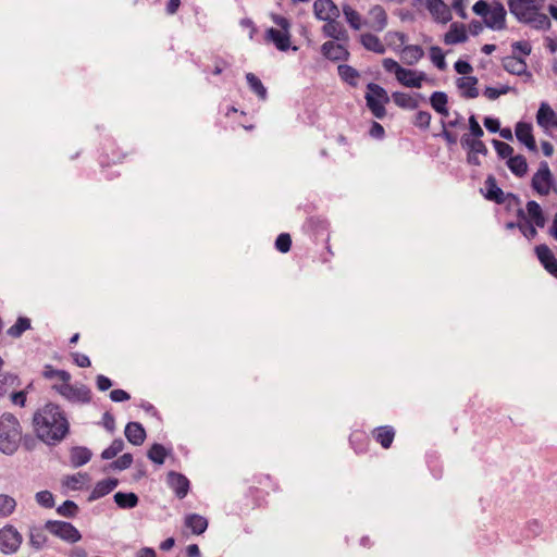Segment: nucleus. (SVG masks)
<instances>
[{"instance_id":"6ab92c4d","label":"nucleus","mask_w":557,"mask_h":557,"mask_svg":"<svg viewBox=\"0 0 557 557\" xmlns=\"http://www.w3.org/2000/svg\"><path fill=\"white\" fill-rule=\"evenodd\" d=\"M478 83V78L470 75L458 77L455 82V85L461 98L475 99L480 95Z\"/></svg>"},{"instance_id":"72a5a7b5","label":"nucleus","mask_w":557,"mask_h":557,"mask_svg":"<svg viewBox=\"0 0 557 557\" xmlns=\"http://www.w3.org/2000/svg\"><path fill=\"white\" fill-rule=\"evenodd\" d=\"M338 75L343 82L351 87H357L360 79V73L348 64H341L337 67Z\"/></svg>"},{"instance_id":"bb28decb","label":"nucleus","mask_w":557,"mask_h":557,"mask_svg":"<svg viewBox=\"0 0 557 557\" xmlns=\"http://www.w3.org/2000/svg\"><path fill=\"white\" fill-rule=\"evenodd\" d=\"M322 33L325 37L333 38L337 41L347 42L348 34L337 20L326 21L322 27Z\"/></svg>"},{"instance_id":"f8f14e48","label":"nucleus","mask_w":557,"mask_h":557,"mask_svg":"<svg viewBox=\"0 0 557 557\" xmlns=\"http://www.w3.org/2000/svg\"><path fill=\"white\" fill-rule=\"evenodd\" d=\"M485 198L497 203H505L507 207H518L519 198L512 194L505 195L497 186L493 176H488L485 181Z\"/></svg>"},{"instance_id":"e433bc0d","label":"nucleus","mask_w":557,"mask_h":557,"mask_svg":"<svg viewBox=\"0 0 557 557\" xmlns=\"http://www.w3.org/2000/svg\"><path fill=\"white\" fill-rule=\"evenodd\" d=\"M343 13L348 25L355 30H359L366 24L362 16L348 4L343 7Z\"/></svg>"},{"instance_id":"0eeeda50","label":"nucleus","mask_w":557,"mask_h":557,"mask_svg":"<svg viewBox=\"0 0 557 557\" xmlns=\"http://www.w3.org/2000/svg\"><path fill=\"white\" fill-rule=\"evenodd\" d=\"M472 11L475 15L481 16L484 25L492 30H503L506 28L507 12L505 7L497 2H487L485 0L476 1Z\"/></svg>"},{"instance_id":"052dcab7","label":"nucleus","mask_w":557,"mask_h":557,"mask_svg":"<svg viewBox=\"0 0 557 557\" xmlns=\"http://www.w3.org/2000/svg\"><path fill=\"white\" fill-rule=\"evenodd\" d=\"M431 123V114L426 111H419L414 116V124L420 128H428Z\"/></svg>"},{"instance_id":"6e6552de","label":"nucleus","mask_w":557,"mask_h":557,"mask_svg":"<svg viewBox=\"0 0 557 557\" xmlns=\"http://www.w3.org/2000/svg\"><path fill=\"white\" fill-rule=\"evenodd\" d=\"M364 98L371 113L376 119H383L386 114L385 106L389 102L387 91L375 83H369Z\"/></svg>"},{"instance_id":"393cba45","label":"nucleus","mask_w":557,"mask_h":557,"mask_svg":"<svg viewBox=\"0 0 557 557\" xmlns=\"http://www.w3.org/2000/svg\"><path fill=\"white\" fill-rule=\"evenodd\" d=\"M515 134L517 139L521 144H523L530 151H536V143L533 136L532 125L530 123H517Z\"/></svg>"},{"instance_id":"5fc2aeb1","label":"nucleus","mask_w":557,"mask_h":557,"mask_svg":"<svg viewBox=\"0 0 557 557\" xmlns=\"http://www.w3.org/2000/svg\"><path fill=\"white\" fill-rule=\"evenodd\" d=\"M290 246H292V239H290L289 234L282 233L277 236V238L275 240V247L278 251L285 253V252L289 251Z\"/></svg>"},{"instance_id":"412c9836","label":"nucleus","mask_w":557,"mask_h":557,"mask_svg":"<svg viewBox=\"0 0 557 557\" xmlns=\"http://www.w3.org/2000/svg\"><path fill=\"white\" fill-rule=\"evenodd\" d=\"M345 44L337 40L326 41L321 47L322 54L333 61L346 60L349 52Z\"/></svg>"},{"instance_id":"20e7f679","label":"nucleus","mask_w":557,"mask_h":557,"mask_svg":"<svg viewBox=\"0 0 557 557\" xmlns=\"http://www.w3.org/2000/svg\"><path fill=\"white\" fill-rule=\"evenodd\" d=\"M382 65L387 73H393L395 75L399 85L406 88L420 89L425 85H435L434 78L430 77L424 71L405 67L394 59H384L382 61Z\"/></svg>"},{"instance_id":"864d4df0","label":"nucleus","mask_w":557,"mask_h":557,"mask_svg":"<svg viewBox=\"0 0 557 557\" xmlns=\"http://www.w3.org/2000/svg\"><path fill=\"white\" fill-rule=\"evenodd\" d=\"M57 511L63 517H74L77 512V505L72 500H65L58 507Z\"/></svg>"},{"instance_id":"774afa93","label":"nucleus","mask_w":557,"mask_h":557,"mask_svg":"<svg viewBox=\"0 0 557 557\" xmlns=\"http://www.w3.org/2000/svg\"><path fill=\"white\" fill-rule=\"evenodd\" d=\"M102 425L109 432H113L115 429V420L114 417L110 412H106L102 416Z\"/></svg>"},{"instance_id":"603ef678","label":"nucleus","mask_w":557,"mask_h":557,"mask_svg":"<svg viewBox=\"0 0 557 557\" xmlns=\"http://www.w3.org/2000/svg\"><path fill=\"white\" fill-rule=\"evenodd\" d=\"M36 502L45 508H52L54 506V498L51 492L40 491L36 494Z\"/></svg>"},{"instance_id":"e2e57ef3","label":"nucleus","mask_w":557,"mask_h":557,"mask_svg":"<svg viewBox=\"0 0 557 557\" xmlns=\"http://www.w3.org/2000/svg\"><path fill=\"white\" fill-rule=\"evenodd\" d=\"M131 398L129 394L124 389H113L110 393V399L114 403L126 401Z\"/></svg>"},{"instance_id":"c85d7f7f","label":"nucleus","mask_w":557,"mask_h":557,"mask_svg":"<svg viewBox=\"0 0 557 557\" xmlns=\"http://www.w3.org/2000/svg\"><path fill=\"white\" fill-rule=\"evenodd\" d=\"M125 436L131 444L139 446L145 442L146 431L140 423L129 422L125 426Z\"/></svg>"},{"instance_id":"338daca9","label":"nucleus","mask_w":557,"mask_h":557,"mask_svg":"<svg viewBox=\"0 0 557 557\" xmlns=\"http://www.w3.org/2000/svg\"><path fill=\"white\" fill-rule=\"evenodd\" d=\"M96 384L99 391H108L112 386V382L106 375L99 374L96 379Z\"/></svg>"},{"instance_id":"c9c22d12","label":"nucleus","mask_w":557,"mask_h":557,"mask_svg":"<svg viewBox=\"0 0 557 557\" xmlns=\"http://www.w3.org/2000/svg\"><path fill=\"white\" fill-rule=\"evenodd\" d=\"M507 166L517 176L522 177L528 172V163L523 156H513L507 160Z\"/></svg>"},{"instance_id":"09e8293b","label":"nucleus","mask_w":557,"mask_h":557,"mask_svg":"<svg viewBox=\"0 0 557 557\" xmlns=\"http://www.w3.org/2000/svg\"><path fill=\"white\" fill-rule=\"evenodd\" d=\"M18 385V379L11 373H0V395L9 392L11 387Z\"/></svg>"},{"instance_id":"8fccbe9b","label":"nucleus","mask_w":557,"mask_h":557,"mask_svg":"<svg viewBox=\"0 0 557 557\" xmlns=\"http://www.w3.org/2000/svg\"><path fill=\"white\" fill-rule=\"evenodd\" d=\"M124 443L121 438L114 440L109 447L101 453V458L109 460L114 458L119 453L123 450Z\"/></svg>"},{"instance_id":"cd10ccee","label":"nucleus","mask_w":557,"mask_h":557,"mask_svg":"<svg viewBox=\"0 0 557 557\" xmlns=\"http://www.w3.org/2000/svg\"><path fill=\"white\" fill-rule=\"evenodd\" d=\"M119 484L117 479L109 478L99 481L95 487L92 488L88 500L94 502L96 499H99L108 494H110Z\"/></svg>"},{"instance_id":"13d9d810","label":"nucleus","mask_w":557,"mask_h":557,"mask_svg":"<svg viewBox=\"0 0 557 557\" xmlns=\"http://www.w3.org/2000/svg\"><path fill=\"white\" fill-rule=\"evenodd\" d=\"M454 70L461 76H470L473 72L472 65L466 60H457L454 63Z\"/></svg>"},{"instance_id":"3c124183","label":"nucleus","mask_w":557,"mask_h":557,"mask_svg":"<svg viewBox=\"0 0 557 557\" xmlns=\"http://www.w3.org/2000/svg\"><path fill=\"white\" fill-rule=\"evenodd\" d=\"M511 55H519L522 58L529 57L532 52V46L528 40L515 41L511 44Z\"/></svg>"},{"instance_id":"79ce46f5","label":"nucleus","mask_w":557,"mask_h":557,"mask_svg":"<svg viewBox=\"0 0 557 557\" xmlns=\"http://www.w3.org/2000/svg\"><path fill=\"white\" fill-rule=\"evenodd\" d=\"M429 57L432 64L440 71H444L447 67L445 52L438 46H432L429 49Z\"/></svg>"},{"instance_id":"6e6d98bb","label":"nucleus","mask_w":557,"mask_h":557,"mask_svg":"<svg viewBox=\"0 0 557 557\" xmlns=\"http://www.w3.org/2000/svg\"><path fill=\"white\" fill-rule=\"evenodd\" d=\"M493 144L499 157L504 159H509L510 157H512L511 154L513 152V149L510 145L500 140H494Z\"/></svg>"},{"instance_id":"c756f323","label":"nucleus","mask_w":557,"mask_h":557,"mask_svg":"<svg viewBox=\"0 0 557 557\" xmlns=\"http://www.w3.org/2000/svg\"><path fill=\"white\" fill-rule=\"evenodd\" d=\"M360 42L363 46L364 49L368 51L377 53V54H384L386 51V48L384 44L381 41V39L371 33H366L360 36Z\"/></svg>"},{"instance_id":"f257e3e1","label":"nucleus","mask_w":557,"mask_h":557,"mask_svg":"<svg viewBox=\"0 0 557 557\" xmlns=\"http://www.w3.org/2000/svg\"><path fill=\"white\" fill-rule=\"evenodd\" d=\"M33 428L41 442L55 445L67 435L70 423L58 405L47 404L34 413Z\"/></svg>"},{"instance_id":"49530a36","label":"nucleus","mask_w":557,"mask_h":557,"mask_svg":"<svg viewBox=\"0 0 557 557\" xmlns=\"http://www.w3.org/2000/svg\"><path fill=\"white\" fill-rule=\"evenodd\" d=\"M30 329V320L18 318L16 322L8 329V335L14 338L20 337L26 330Z\"/></svg>"},{"instance_id":"a18cd8bd","label":"nucleus","mask_w":557,"mask_h":557,"mask_svg":"<svg viewBox=\"0 0 557 557\" xmlns=\"http://www.w3.org/2000/svg\"><path fill=\"white\" fill-rule=\"evenodd\" d=\"M512 90H513V88L508 85H500L498 87L487 86L483 90V96L486 99L493 101V100L498 99L500 96L509 94Z\"/></svg>"},{"instance_id":"dca6fc26","label":"nucleus","mask_w":557,"mask_h":557,"mask_svg":"<svg viewBox=\"0 0 557 557\" xmlns=\"http://www.w3.org/2000/svg\"><path fill=\"white\" fill-rule=\"evenodd\" d=\"M431 14L434 22L447 24L451 20L449 7L443 0H418Z\"/></svg>"},{"instance_id":"b1692460","label":"nucleus","mask_w":557,"mask_h":557,"mask_svg":"<svg viewBox=\"0 0 557 557\" xmlns=\"http://www.w3.org/2000/svg\"><path fill=\"white\" fill-rule=\"evenodd\" d=\"M468 40L467 27L462 23H451L449 29L445 33L443 41L445 45L463 44Z\"/></svg>"},{"instance_id":"4468645a","label":"nucleus","mask_w":557,"mask_h":557,"mask_svg":"<svg viewBox=\"0 0 557 557\" xmlns=\"http://www.w3.org/2000/svg\"><path fill=\"white\" fill-rule=\"evenodd\" d=\"M503 69L511 74L519 77H523L525 82L532 79V73L528 67V63L524 58L519 55H507L502 59Z\"/></svg>"},{"instance_id":"4be33fe9","label":"nucleus","mask_w":557,"mask_h":557,"mask_svg":"<svg viewBox=\"0 0 557 557\" xmlns=\"http://www.w3.org/2000/svg\"><path fill=\"white\" fill-rule=\"evenodd\" d=\"M535 253L545 270L557 278V259L547 245L535 247Z\"/></svg>"},{"instance_id":"9d476101","label":"nucleus","mask_w":557,"mask_h":557,"mask_svg":"<svg viewBox=\"0 0 557 557\" xmlns=\"http://www.w3.org/2000/svg\"><path fill=\"white\" fill-rule=\"evenodd\" d=\"M45 528L53 536L70 544L77 543L82 539L81 532L66 521L49 520L46 522Z\"/></svg>"},{"instance_id":"4d7b16f0","label":"nucleus","mask_w":557,"mask_h":557,"mask_svg":"<svg viewBox=\"0 0 557 557\" xmlns=\"http://www.w3.org/2000/svg\"><path fill=\"white\" fill-rule=\"evenodd\" d=\"M484 132L474 115L469 117V134L471 138H481Z\"/></svg>"},{"instance_id":"1a4fd4ad","label":"nucleus","mask_w":557,"mask_h":557,"mask_svg":"<svg viewBox=\"0 0 557 557\" xmlns=\"http://www.w3.org/2000/svg\"><path fill=\"white\" fill-rule=\"evenodd\" d=\"M52 388L65 400L72 404H88L91 400V392L84 384L53 383Z\"/></svg>"},{"instance_id":"39448f33","label":"nucleus","mask_w":557,"mask_h":557,"mask_svg":"<svg viewBox=\"0 0 557 557\" xmlns=\"http://www.w3.org/2000/svg\"><path fill=\"white\" fill-rule=\"evenodd\" d=\"M271 20L276 27H270L264 32V42L274 46L281 52H286L290 48L297 50V47H292L290 21L278 14H271Z\"/></svg>"},{"instance_id":"bf43d9fd","label":"nucleus","mask_w":557,"mask_h":557,"mask_svg":"<svg viewBox=\"0 0 557 557\" xmlns=\"http://www.w3.org/2000/svg\"><path fill=\"white\" fill-rule=\"evenodd\" d=\"M132 462L133 456L131 454H124L113 461L112 467L117 470H125L131 467Z\"/></svg>"},{"instance_id":"0e129e2a","label":"nucleus","mask_w":557,"mask_h":557,"mask_svg":"<svg viewBox=\"0 0 557 557\" xmlns=\"http://www.w3.org/2000/svg\"><path fill=\"white\" fill-rule=\"evenodd\" d=\"M74 362L81 367V368H88L90 367V359L88 356L81 354V352H74L72 355Z\"/></svg>"},{"instance_id":"ea45409f","label":"nucleus","mask_w":557,"mask_h":557,"mask_svg":"<svg viewBox=\"0 0 557 557\" xmlns=\"http://www.w3.org/2000/svg\"><path fill=\"white\" fill-rule=\"evenodd\" d=\"M461 145L468 152H478L482 156L487 153V148L481 138H471L470 136H462Z\"/></svg>"},{"instance_id":"2f4dec72","label":"nucleus","mask_w":557,"mask_h":557,"mask_svg":"<svg viewBox=\"0 0 557 557\" xmlns=\"http://www.w3.org/2000/svg\"><path fill=\"white\" fill-rule=\"evenodd\" d=\"M185 525L190 529L194 534H202L208 528V520L200 515L189 513L185 517Z\"/></svg>"},{"instance_id":"f03ea898","label":"nucleus","mask_w":557,"mask_h":557,"mask_svg":"<svg viewBox=\"0 0 557 557\" xmlns=\"http://www.w3.org/2000/svg\"><path fill=\"white\" fill-rule=\"evenodd\" d=\"M508 208L516 209L517 222H508L506 224L507 230L517 227L527 239L531 240L537 235L536 228H542L545 226L546 218L544 215L543 209L536 201H528L525 209L521 208L520 205L518 207Z\"/></svg>"},{"instance_id":"c03bdc74","label":"nucleus","mask_w":557,"mask_h":557,"mask_svg":"<svg viewBox=\"0 0 557 557\" xmlns=\"http://www.w3.org/2000/svg\"><path fill=\"white\" fill-rule=\"evenodd\" d=\"M16 508V500L9 495L0 494V518L11 516Z\"/></svg>"},{"instance_id":"7c9ffc66","label":"nucleus","mask_w":557,"mask_h":557,"mask_svg":"<svg viewBox=\"0 0 557 557\" xmlns=\"http://www.w3.org/2000/svg\"><path fill=\"white\" fill-rule=\"evenodd\" d=\"M431 107L443 117L449 116L448 97L444 91H434L430 97Z\"/></svg>"},{"instance_id":"a19ab883","label":"nucleus","mask_w":557,"mask_h":557,"mask_svg":"<svg viewBox=\"0 0 557 557\" xmlns=\"http://www.w3.org/2000/svg\"><path fill=\"white\" fill-rule=\"evenodd\" d=\"M42 375L47 380H55L54 383H64L65 381H71V374L67 371L54 369L50 364L45 366Z\"/></svg>"},{"instance_id":"680f3d73","label":"nucleus","mask_w":557,"mask_h":557,"mask_svg":"<svg viewBox=\"0 0 557 557\" xmlns=\"http://www.w3.org/2000/svg\"><path fill=\"white\" fill-rule=\"evenodd\" d=\"M467 1L468 0H451V7L456 11L457 15L461 18H467Z\"/></svg>"},{"instance_id":"7ed1b4c3","label":"nucleus","mask_w":557,"mask_h":557,"mask_svg":"<svg viewBox=\"0 0 557 557\" xmlns=\"http://www.w3.org/2000/svg\"><path fill=\"white\" fill-rule=\"evenodd\" d=\"M545 0H508V7L512 15L524 24L537 30L550 28V20L541 12Z\"/></svg>"},{"instance_id":"a211bd4d","label":"nucleus","mask_w":557,"mask_h":557,"mask_svg":"<svg viewBox=\"0 0 557 557\" xmlns=\"http://www.w3.org/2000/svg\"><path fill=\"white\" fill-rule=\"evenodd\" d=\"M313 13L319 21H332L339 17V9L333 0H315Z\"/></svg>"},{"instance_id":"69168bd1","label":"nucleus","mask_w":557,"mask_h":557,"mask_svg":"<svg viewBox=\"0 0 557 557\" xmlns=\"http://www.w3.org/2000/svg\"><path fill=\"white\" fill-rule=\"evenodd\" d=\"M484 126L488 132L496 133L499 131L500 123L498 119L487 116L484 119Z\"/></svg>"},{"instance_id":"37998d69","label":"nucleus","mask_w":557,"mask_h":557,"mask_svg":"<svg viewBox=\"0 0 557 557\" xmlns=\"http://www.w3.org/2000/svg\"><path fill=\"white\" fill-rule=\"evenodd\" d=\"M246 79L249 85V88L261 99L265 100L268 96L267 88L262 84V82L252 73L246 74Z\"/></svg>"},{"instance_id":"a878e982","label":"nucleus","mask_w":557,"mask_h":557,"mask_svg":"<svg viewBox=\"0 0 557 557\" xmlns=\"http://www.w3.org/2000/svg\"><path fill=\"white\" fill-rule=\"evenodd\" d=\"M366 24L376 32H382L387 25V14L383 7L373 5L370 8Z\"/></svg>"},{"instance_id":"9b49d317","label":"nucleus","mask_w":557,"mask_h":557,"mask_svg":"<svg viewBox=\"0 0 557 557\" xmlns=\"http://www.w3.org/2000/svg\"><path fill=\"white\" fill-rule=\"evenodd\" d=\"M554 185V177L547 162H542L532 177V188L540 196L550 194Z\"/></svg>"},{"instance_id":"58836bf2","label":"nucleus","mask_w":557,"mask_h":557,"mask_svg":"<svg viewBox=\"0 0 557 557\" xmlns=\"http://www.w3.org/2000/svg\"><path fill=\"white\" fill-rule=\"evenodd\" d=\"M115 504L122 509H132L138 504V496L135 493L117 492L114 494Z\"/></svg>"},{"instance_id":"f3484780","label":"nucleus","mask_w":557,"mask_h":557,"mask_svg":"<svg viewBox=\"0 0 557 557\" xmlns=\"http://www.w3.org/2000/svg\"><path fill=\"white\" fill-rule=\"evenodd\" d=\"M536 123L546 133L557 129V112L547 102H542L536 112Z\"/></svg>"},{"instance_id":"423d86ee","label":"nucleus","mask_w":557,"mask_h":557,"mask_svg":"<svg viewBox=\"0 0 557 557\" xmlns=\"http://www.w3.org/2000/svg\"><path fill=\"white\" fill-rule=\"evenodd\" d=\"M22 440V426L17 418L5 412L0 417V450L5 455H13Z\"/></svg>"},{"instance_id":"2eb2a0df","label":"nucleus","mask_w":557,"mask_h":557,"mask_svg":"<svg viewBox=\"0 0 557 557\" xmlns=\"http://www.w3.org/2000/svg\"><path fill=\"white\" fill-rule=\"evenodd\" d=\"M398 38L401 48H399V54L404 62L408 65H416L424 57V50L419 45H405L407 36L404 33H395Z\"/></svg>"},{"instance_id":"4c0bfd02","label":"nucleus","mask_w":557,"mask_h":557,"mask_svg":"<svg viewBox=\"0 0 557 557\" xmlns=\"http://www.w3.org/2000/svg\"><path fill=\"white\" fill-rule=\"evenodd\" d=\"M91 458V451L86 447H74L70 454L72 466L81 467L87 463Z\"/></svg>"},{"instance_id":"ddd939ff","label":"nucleus","mask_w":557,"mask_h":557,"mask_svg":"<svg viewBox=\"0 0 557 557\" xmlns=\"http://www.w3.org/2000/svg\"><path fill=\"white\" fill-rule=\"evenodd\" d=\"M23 541L22 534L11 524L0 529V550L10 555L17 552Z\"/></svg>"},{"instance_id":"f704fd0d","label":"nucleus","mask_w":557,"mask_h":557,"mask_svg":"<svg viewBox=\"0 0 557 557\" xmlns=\"http://www.w3.org/2000/svg\"><path fill=\"white\" fill-rule=\"evenodd\" d=\"M90 478L87 473H76L65 479L64 485L72 491L84 490L88 486Z\"/></svg>"},{"instance_id":"473e14b6","label":"nucleus","mask_w":557,"mask_h":557,"mask_svg":"<svg viewBox=\"0 0 557 557\" xmlns=\"http://www.w3.org/2000/svg\"><path fill=\"white\" fill-rule=\"evenodd\" d=\"M373 437L383 448H389L395 437V431L389 425L379 426L373 430Z\"/></svg>"},{"instance_id":"aec40b11","label":"nucleus","mask_w":557,"mask_h":557,"mask_svg":"<svg viewBox=\"0 0 557 557\" xmlns=\"http://www.w3.org/2000/svg\"><path fill=\"white\" fill-rule=\"evenodd\" d=\"M166 483L180 499L185 498L190 488L189 480L184 474L175 471L168 473Z\"/></svg>"},{"instance_id":"de8ad7c7","label":"nucleus","mask_w":557,"mask_h":557,"mask_svg":"<svg viewBox=\"0 0 557 557\" xmlns=\"http://www.w3.org/2000/svg\"><path fill=\"white\" fill-rule=\"evenodd\" d=\"M165 457L166 450L160 444H153L148 451V458L157 465L164 463Z\"/></svg>"},{"instance_id":"5701e85b","label":"nucleus","mask_w":557,"mask_h":557,"mask_svg":"<svg viewBox=\"0 0 557 557\" xmlns=\"http://www.w3.org/2000/svg\"><path fill=\"white\" fill-rule=\"evenodd\" d=\"M392 99L394 103L401 109L414 110L420 106L421 101L424 100V97L421 94L395 91L392 94Z\"/></svg>"}]
</instances>
